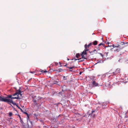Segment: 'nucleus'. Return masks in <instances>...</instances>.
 Segmentation results:
<instances>
[{
    "instance_id": "23",
    "label": "nucleus",
    "mask_w": 128,
    "mask_h": 128,
    "mask_svg": "<svg viewBox=\"0 0 128 128\" xmlns=\"http://www.w3.org/2000/svg\"><path fill=\"white\" fill-rule=\"evenodd\" d=\"M108 52H107L106 53L105 52V53H104V54L105 55L106 54V56H108Z\"/></svg>"
},
{
    "instance_id": "17",
    "label": "nucleus",
    "mask_w": 128,
    "mask_h": 128,
    "mask_svg": "<svg viewBox=\"0 0 128 128\" xmlns=\"http://www.w3.org/2000/svg\"><path fill=\"white\" fill-rule=\"evenodd\" d=\"M62 70H62V69L60 68V69H59L58 70H57V71L58 72H61Z\"/></svg>"
},
{
    "instance_id": "40",
    "label": "nucleus",
    "mask_w": 128,
    "mask_h": 128,
    "mask_svg": "<svg viewBox=\"0 0 128 128\" xmlns=\"http://www.w3.org/2000/svg\"><path fill=\"white\" fill-rule=\"evenodd\" d=\"M20 120H21V117H20Z\"/></svg>"
},
{
    "instance_id": "1",
    "label": "nucleus",
    "mask_w": 128,
    "mask_h": 128,
    "mask_svg": "<svg viewBox=\"0 0 128 128\" xmlns=\"http://www.w3.org/2000/svg\"><path fill=\"white\" fill-rule=\"evenodd\" d=\"M0 101L6 102L8 104L12 103V100L10 99H8L4 98H2L0 96Z\"/></svg>"
},
{
    "instance_id": "44",
    "label": "nucleus",
    "mask_w": 128,
    "mask_h": 128,
    "mask_svg": "<svg viewBox=\"0 0 128 128\" xmlns=\"http://www.w3.org/2000/svg\"><path fill=\"white\" fill-rule=\"evenodd\" d=\"M94 116H95V115H94Z\"/></svg>"
},
{
    "instance_id": "3",
    "label": "nucleus",
    "mask_w": 128,
    "mask_h": 128,
    "mask_svg": "<svg viewBox=\"0 0 128 128\" xmlns=\"http://www.w3.org/2000/svg\"><path fill=\"white\" fill-rule=\"evenodd\" d=\"M121 43L122 44L120 45V46L118 47L119 49H117L116 50L117 52H119V50L124 48L125 47L124 46H123V45L125 44L124 42H122Z\"/></svg>"
},
{
    "instance_id": "11",
    "label": "nucleus",
    "mask_w": 128,
    "mask_h": 128,
    "mask_svg": "<svg viewBox=\"0 0 128 128\" xmlns=\"http://www.w3.org/2000/svg\"><path fill=\"white\" fill-rule=\"evenodd\" d=\"M120 45H119L117 44H116V45H113V47L114 48L116 47L118 48V47H120Z\"/></svg>"
},
{
    "instance_id": "6",
    "label": "nucleus",
    "mask_w": 128,
    "mask_h": 128,
    "mask_svg": "<svg viewBox=\"0 0 128 128\" xmlns=\"http://www.w3.org/2000/svg\"><path fill=\"white\" fill-rule=\"evenodd\" d=\"M74 60H80L78 61V62H80L84 61V59H87V58H86L85 57H84V58H82V57L81 58L78 59H75V58H74Z\"/></svg>"
},
{
    "instance_id": "26",
    "label": "nucleus",
    "mask_w": 128,
    "mask_h": 128,
    "mask_svg": "<svg viewBox=\"0 0 128 128\" xmlns=\"http://www.w3.org/2000/svg\"><path fill=\"white\" fill-rule=\"evenodd\" d=\"M110 47V46H106L105 47L106 49L107 50H108V49H107V48Z\"/></svg>"
},
{
    "instance_id": "9",
    "label": "nucleus",
    "mask_w": 128,
    "mask_h": 128,
    "mask_svg": "<svg viewBox=\"0 0 128 128\" xmlns=\"http://www.w3.org/2000/svg\"><path fill=\"white\" fill-rule=\"evenodd\" d=\"M92 44V43H90L88 45H87L86 44L85 45V48H86L88 50H89V49L88 48Z\"/></svg>"
},
{
    "instance_id": "18",
    "label": "nucleus",
    "mask_w": 128,
    "mask_h": 128,
    "mask_svg": "<svg viewBox=\"0 0 128 128\" xmlns=\"http://www.w3.org/2000/svg\"><path fill=\"white\" fill-rule=\"evenodd\" d=\"M98 54H100V55L103 58L104 57V54H102L100 53H98Z\"/></svg>"
},
{
    "instance_id": "7",
    "label": "nucleus",
    "mask_w": 128,
    "mask_h": 128,
    "mask_svg": "<svg viewBox=\"0 0 128 128\" xmlns=\"http://www.w3.org/2000/svg\"><path fill=\"white\" fill-rule=\"evenodd\" d=\"M7 98H11V100L12 99H18L19 98V96H18L17 97H13L11 95H8L6 97Z\"/></svg>"
},
{
    "instance_id": "8",
    "label": "nucleus",
    "mask_w": 128,
    "mask_h": 128,
    "mask_svg": "<svg viewBox=\"0 0 128 128\" xmlns=\"http://www.w3.org/2000/svg\"><path fill=\"white\" fill-rule=\"evenodd\" d=\"M92 84L93 87L98 86V84L94 80L92 82Z\"/></svg>"
},
{
    "instance_id": "12",
    "label": "nucleus",
    "mask_w": 128,
    "mask_h": 128,
    "mask_svg": "<svg viewBox=\"0 0 128 128\" xmlns=\"http://www.w3.org/2000/svg\"><path fill=\"white\" fill-rule=\"evenodd\" d=\"M93 44L94 45H96L98 44V42L96 40H95Z\"/></svg>"
},
{
    "instance_id": "38",
    "label": "nucleus",
    "mask_w": 128,
    "mask_h": 128,
    "mask_svg": "<svg viewBox=\"0 0 128 128\" xmlns=\"http://www.w3.org/2000/svg\"><path fill=\"white\" fill-rule=\"evenodd\" d=\"M69 58H67V60H69Z\"/></svg>"
},
{
    "instance_id": "33",
    "label": "nucleus",
    "mask_w": 128,
    "mask_h": 128,
    "mask_svg": "<svg viewBox=\"0 0 128 128\" xmlns=\"http://www.w3.org/2000/svg\"><path fill=\"white\" fill-rule=\"evenodd\" d=\"M96 51V50H93V52H94L95 51Z\"/></svg>"
},
{
    "instance_id": "5",
    "label": "nucleus",
    "mask_w": 128,
    "mask_h": 128,
    "mask_svg": "<svg viewBox=\"0 0 128 128\" xmlns=\"http://www.w3.org/2000/svg\"><path fill=\"white\" fill-rule=\"evenodd\" d=\"M21 91L19 89L18 90V91L17 92L15 93V94H13V96H17L16 97H17L19 95H21Z\"/></svg>"
},
{
    "instance_id": "15",
    "label": "nucleus",
    "mask_w": 128,
    "mask_h": 128,
    "mask_svg": "<svg viewBox=\"0 0 128 128\" xmlns=\"http://www.w3.org/2000/svg\"><path fill=\"white\" fill-rule=\"evenodd\" d=\"M23 112L24 114H26L27 115V119H28V118H29V115H28V114L27 112Z\"/></svg>"
},
{
    "instance_id": "4",
    "label": "nucleus",
    "mask_w": 128,
    "mask_h": 128,
    "mask_svg": "<svg viewBox=\"0 0 128 128\" xmlns=\"http://www.w3.org/2000/svg\"><path fill=\"white\" fill-rule=\"evenodd\" d=\"M88 50L86 48H85L84 50L81 54V56H82V58H84V55H86L87 54L86 52Z\"/></svg>"
},
{
    "instance_id": "29",
    "label": "nucleus",
    "mask_w": 128,
    "mask_h": 128,
    "mask_svg": "<svg viewBox=\"0 0 128 128\" xmlns=\"http://www.w3.org/2000/svg\"><path fill=\"white\" fill-rule=\"evenodd\" d=\"M48 127L46 126H44V128H47Z\"/></svg>"
},
{
    "instance_id": "21",
    "label": "nucleus",
    "mask_w": 128,
    "mask_h": 128,
    "mask_svg": "<svg viewBox=\"0 0 128 128\" xmlns=\"http://www.w3.org/2000/svg\"><path fill=\"white\" fill-rule=\"evenodd\" d=\"M96 111V110H92V111L91 112V114H92L94 112Z\"/></svg>"
},
{
    "instance_id": "22",
    "label": "nucleus",
    "mask_w": 128,
    "mask_h": 128,
    "mask_svg": "<svg viewBox=\"0 0 128 128\" xmlns=\"http://www.w3.org/2000/svg\"><path fill=\"white\" fill-rule=\"evenodd\" d=\"M68 67V68H69L70 69H72L73 68H74V66H73L72 67Z\"/></svg>"
},
{
    "instance_id": "10",
    "label": "nucleus",
    "mask_w": 128,
    "mask_h": 128,
    "mask_svg": "<svg viewBox=\"0 0 128 128\" xmlns=\"http://www.w3.org/2000/svg\"><path fill=\"white\" fill-rule=\"evenodd\" d=\"M11 103L12 104L14 105H16V106L18 108H19L21 110L22 112H23V110L19 106H18V105H17L15 102H13V101H12V103Z\"/></svg>"
},
{
    "instance_id": "16",
    "label": "nucleus",
    "mask_w": 128,
    "mask_h": 128,
    "mask_svg": "<svg viewBox=\"0 0 128 128\" xmlns=\"http://www.w3.org/2000/svg\"><path fill=\"white\" fill-rule=\"evenodd\" d=\"M104 44L103 43H101L100 44H99L98 45V46H100L101 45L104 46Z\"/></svg>"
},
{
    "instance_id": "37",
    "label": "nucleus",
    "mask_w": 128,
    "mask_h": 128,
    "mask_svg": "<svg viewBox=\"0 0 128 128\" xmlns=\"http://www.w3.org/2000/svg\"><path fill=\"white\" fill-rule=\"evenodd\" d=\"M59 64H60L61 65V64L60 62H59Z\"/></svg>"
},
{
    "instance_id": "39",
    "label": "nucleus",
    "mask_w": 128,
    "mask_h": 128,
    "mask_svg": "<svg viewBox=\"0 0 128 128\" xmlns=\"http://www.w3.org/2000/svg\"><path fill=\"white\" fill-rule=\"evenodd\" d=\"M70 71L71 72H72V70H70Z\"/></svg>"
},
{
    "instance_id": "49",
    "label": "nucleus",
    "mask_w": 128,
    "mask_h": 128,
    "mask_svg": "<svg viewBox=\"0 0 128 128\" xmlns=\"http://www.w3.org/2000/svg\"><path fill=\"white\" fill-rule=\"evenodd\" d=\"M58 64V63H57V64L56 63V64Z\"/></svg>"
},
{
    "instance_id": "48",
    "label": "nucleus",
    "mask_w": 128,
    "mask_h": 128,
    "mask_svg": "<svg viewBox=\"0 0 128 128\" xmlns=\"http://www.w3.org/2000/svg\"><path fill=\"white\" fill-rule=\"evenodd\" d=\"M58 64V63H57V64L56 63V64Z\"/></svg>"
},
{
    "instance_id": "47",
    "label": "nucleus",
    "mask_w": 128,
    "mask_h": 128,
    "mask_svg": "<svg viewBox=\"0 0 128 128\" xmlns=\"http://www.w3.org/2000/svg\"><path fill=\"white\" fill-rule=\"evenodd\" d=\"M58 64V63H57V64L56 63V64Z\"/></svg>"
},
{
    "instance_id": "27",
    "label": "nucleus",
    "mask_w": 128,
    "mask_h": 128,
    "mask_svg": "<svg viewBox=\"0 0 128 128\" xmlns=\"http://www.w3.org/2000/svg\"><path fill=\"white\" fill-rule=\"evenodd\" d=\"M102 62H101V60H100L96 64L98 63H101Z\"/></svg>"
},
{
    "instance_id": "46",
    "label": "nucleus",
    "mask_w": 128,
    "mask_h": 128,
    "mask_svg": "<svg viewBox=\"0 0 128 128\" xmlns=\"http://www.w3.org/2000/svg\"><path fill=\"white\" fill-rule=\"evenodd\" d=\"M71 60H73V59H72Z\"/></svg>"
},
{
    "instance_id": "14",
    "label": "nucleus",
    "mask_w": 128,
    "mask_h": 128,
    "mask_svg": "<svg viewBox=\"0 0 128 128\" xmlns=\"http://www.w3.org/2000/svg\"><path fill=\"white\" fill-rule=\"evenodd\" d=\"M40 71L42 72H47V71L46 70H44L41 69L40 70Z\"/></svg>"
},
{
    "instance_id": "19",
    "label": "nucleus",
    "mask_w": 128,
    "mask_h": 128,
    "mask_svg": "<svg viewBox=\"0 0 128 128\" xmlns=\"http://www.w3.org/2000/svg\"><path fill=\"white\" fill-rule=\"evenodd\" d=\"M9 115L10 116H11L12 115V113L11 112H10L9 113Z\"/></svg>"
},
{
    "instance_id": "34",
    "label": "nucleus",
    "mask_w": 128,
    "mask_h": 128,
    "mask_svg": "<svg viewBox=\"0 0 128 128\" xmlns=\"http://www.w3.org/2000/svg\"><path fill=\"white\" fill-rule=\"evenodd\" d=\"M82 72H80V74H82Z\"/></svg>"
},
{
    "instance_id": "41",
    "label": "nucleus",
    "mask_w": 128,
    "mask_h": 128,
    "mask_svg": "<svg viewBox=\"0 0 128 128\" xmlns=\"http://www.w3.org/2000/svg\"><path fill=\"white\" fill-rule=\"evenodd\" d=\"M65 76H64V77L63 78H65Z\"/></svg>"
},
{
    "instance_id": "31",
    "label": "nucleus",
    "mask_w": 128,
    "mask_h": 128,
    "mask_svg": "<svg viewBox=\"0 0 128 128\" xmlns=\"http://www.w3.org/2000/svg\"><path fill=\"white\" fill-rule=\"evenodd\" d=\"M67 65V64H66L64 66H66L67 67V66H66Z\"/></svg>"
},
{
    "instance_id": "35",
    "label": "nucleus",
    "mask_w": 128,
    "mask_h": 128,
    "mask_svg": "<svg viewBox=\"0 0 128 128\" xmlns=\"http://www.w3.org/2000/svg\"><path fill=\"white\" fill-rule=\"evenodd\" d=\"M20 120V122H23V121L22 120Z\"/></svg>"
},
{
    "instance_id": "43",
    "label": "nucleus",
    "mask_w": 128,
    "mask_h": 128,
    "mask_svg": "<svg viewBox=\"0 0 128 128\" xmlns=\"http://www.w3.org/2000/svg\"><path fill=\"white\" fill-rule=\"evenodd\" d=\"M94 116H95V115H94Z\"/></svg>"
},
{
    "instance_id": "2",
    "label": "nucleus",
    "mask_w": 128,
    "mask_h": 128,
    "mask_svg": "<svg viewBox=\"0 0 128 128\" xmlns=\"http://www.w3.org/2000/svg\"><path fill=\"white\" fill-rule=\"evenodd\" d=\"M120 72V69L119 68H118L115 71L112 72V74L113 75H116L117 74H119Z\"/></svg>"
},
{
    "instance_id": "32",
    "label": "nucleus",
    "mask_w": 128,
    "mask_h": 128,
    "mask_svg": "<svg viewBox=\"0 0 128 128\" xmlns=\"http://www.w3.org/2000/svg\"><path fill=\"white\" fill-rule=\"evenodd\" d=\"M18 116H19V118H20V117H20V115H19V114H18Z\"/></svg>"
},
{
    "instance_id": "20",
    "label": "nucleus",
    "mask_w": 128,
    "mask_h": 128,
    "mask_svg": "<svg viewBox=\"0 0 128 128\" xmlns=\"http://www.w3.org/2000/svg\"><path fill=\"white\" fill-rule=\"evenodd\" d=\"M34 105L36 106L38 105V104L36 103V102H34Z\"/></svg>"
},
{
    "instance_id": "36",
    "label": "nucleus",
    "mask_w": 128,
    "mask_h": 128,
    "mask_svg": "<svg viewBox=\"0 0 128 128\" xmlns=\"http://www.w3.org/2000/svg\"><path fill=\"white\" fill-rule=\"evenodd\" d=\"M100 49L98 48V50H100Z\"/></svg>"
},
{
    "instance_id": "24",
    "label": "nucleus",
    "mask_w": 128,
    "mask_h": 128,
    "mask_svg": "<svg viewBox=\"0 0 128 128\" xmlns=\"http://www.w3.org/2000/svg\"><path fill=\"white\" fill-rule=\"evenodd\" d=\"M110 83V82H109V81H108V82H106L107 84H108V85H110V84H109Z\"/></svg>"
},
{
    "instance_id": "30",
    "label": "nucleus",
    "mask_w": 128,
    "mask_h": 128,
    "mask_svg": "<svg viewBox=\"0 0 128 128\" xmlns=\"http://www.w3.org/2000/svg\"><path fill=\"white\" fill-rule=\"evenodd\" d=\"M30 72L32 73H35V72Z\"/></svg>"
},
{
    "instance_id": "45",
    "label": "nucleus",
    "mask_w": 128,
    "mask_h": 128,
    "mask_svg": "<svg viewBox=\"0 0 128 128\" xmlns=\"http://www.w3.org/2000/svg\"><path fill=\"white\" fill-rule=\"evenodd\" d=\"M94 116H95V115H94Z\"/></svg>"
},
{
    "instance_id": "13",
    "label": "nucleus",
    "mask_w": 128,
    "mask_h": 128,
    "mask_svg": "<svg viewBox=\"0 0 128 128\" xmlns=\"http://www.w3.org/2000/svg\"><path fill=\"white\" fill-rule=\"evenodd\" d=\"M80 55L79 53H77L76 54V57L77 58H78L80 57Z\"/></svg>"
},
{
    "instance_id": "25",
    "label": "nucleus",
    "mask_w": 128,
    "mask_h": 128,
    "mask_svg": "<svg viewBox=\"0 0 128 128\" xmlns=\"http://www.w3.org/2000/svg\"><path fill=\"white\" fill-rule=\"evenodd\" d=\"M33 101L34 102H36V100H35L33 99Z\"/></svg>"
},
{
    "instance_id": "28",
    "label": "nucleus",
    "mask_w": 128,
    "mask_h": 128,
    "mask_svg": "<svg viewBox=\"0 0 128 128\" xmlns=\"http://www.w3.org/2000/svg\"><path fill=\"white\" fill-rule=\"evenodd\" d=\"M34 115L36 116H38V114H36V113L34 114Z\"/></svg>"
},
{
    "instance_id": "42",
    "label": "nucleus",
    "mask_w": 128,
    "mask_h": 128,
    "mask_svg": "<svg viewBox=\"0 0 128 128\" xmlns=\"http://www.w3.org/2000/svg\"><path fill=\"white\" fill-rule=\"evenodd\" d=\"M102 40H103V38L102 37Z\"/></svg>"
}]
</instances>
